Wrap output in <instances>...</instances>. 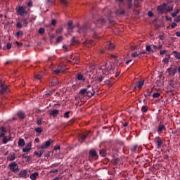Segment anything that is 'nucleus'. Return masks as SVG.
<instances>
[{
	"label": "nucleus",
	"mask_w": 180,
	"mask_h": 180,
	"mask_svg": "<svg viewBox=\"0 0 180 180\" xmlns=\"http://www.w3.org/2000/svg\"><path fill=\"white\" fill-rule=\"evenodd\" d=\"M98 75L93 77L94 79L98 82H102L104 81L105 84H109V81L112 78V73L113 72V68H112V63H106L101 66L98 70Z\"/></svg>",
	"instance_id": "nucleus-1"
},
{
	"label": "nucleus",
	"mask_w": 180,
	"mask_h": 180,
	"mask_svg": "<svg viewBox=\"0 0 180 180\" xmlns=\"http://www.w3.org/2000/svg\"><path fill=\"white\" fill-rule=\"evenodd\" d=\"M79 94L82 99H89V98L95 95V91H94V87L89 85L86 89L80 90Z\"/></svg>",
	"instance_id": "nucleus-2"
},
{
	"label": "nucleus",
	"mask_w": 180,
	"mask_h": 180,
	"mask_svg": "<svg viewBox=\"0 0 180 180\" xmlns=\"http://www.w3.org/2000/svg\"><path fill=\"white\" fill-rule=\"evenodd\" d=\"M9 169L11 172L16 174L19 171V166L16 162H11L8 165Z\"/></svg>",
	"instance_id": "nucleus-3"
},
{
	"label": "nucleus",
	"mask_w": 180,
	"mask_h": 180,
	"mask_svg": "<svg viewBox=\"0 0 180 180\" xmlns=\"http://www.w3.org/2000/svg\"><path fill=\"white\" fill-rule=\"evenodd\" d=\"M54 143V141L49 139L48 141H46V142L43 143L41 145L40 148H41L42 150H47V148H49V147H50V146H51V143Z\"/></svg>",
	"instance_id": "nucleus-4"
},
{
	"label": "nucleus",
	"mask_w": 180,
	"mask_h": 180,
	"mask_svg": "<svg viewBox=\"0 0 180 180\" xmlns=\"http://www.w3.org/2000/svg\"><path fill=\"white\" fill-rule=\"evenodd\" d=\"M0 91H1V94H2L3 95L5 94H8V92H9V89L8 88V86L4 84V83H2V81L0 80Z\"/></svg>",
	"instance_id": "nucleus-5"
},
{
	"label": "nucleus",
	"mask_w": 180,
	"mask_h": 180,
	"mask_svg": "<svg viewBox=\"0 0 180 180\" xmlns=\"http://www.w3.org/2000/svg\"><path fill=\"white\" fill-rule=\"evenodd\" d=\"M157 11L159 13H165V12H167V4H163V5L159 6Z\"/></svg>",
	"instance_id": "nucleus-6"
},
{
	"label": "nucleus",
	"mask_w": 180,
	"mask_h": 180,
	"mask_svg": "<svg viewBox=\"0 0 180 180\" xmlns=\"http://www.w3.org/2000/svg\"><path fill=\"white\" fill-rule=\"evenodd\" d=\"M17 13H18V15H20V16H23V15H26V13H27V12H26V11L25 10V8H23V6H19L18 10H17Z\"/></svg>",
	"instance_id": "nucleus-7"
},
{
	"label": "nucleus",
	"mask_w": 180,
	"mask_h": 180,
	"mask_svg": "<svg viewBox=\"0 0 180 180\" xmlns=\"http://www.w3.org/2000/svg\"><path fill=\"white\" fill-rule=\"evenodd\" d=\"M167 71L169 73V75H172V77H174V75H175V74H176V72H177L176 68H169L167 70Z\"/></svg>",
	"instance_id": "nucleus-8"
},
{
	"label": "nucleus",
	"mask_w": 180,
	"mask_h": 180,
	"mask_svg": "<svg viewBox=\"0 0 180 180\" xmlns=\"http://www.w3.org/2000/svg\"><path fill=\"white\" fill-rule=\"evenodd\" d=\"M16 160V155L15 153H11L8 156H7V161H15Z\"/></svg>",
	"instance_id": "nucleus-9"
},
{
	"label": "nucleus",
	"mask_w": 180,
	"mask_h": 180,
	"mask_svg": "<svg viewBox=\"0 0 180 180\" xmlns=\"http://www.w3.org/2000/svg\"><path fill=\"white\" fill-rule=\"evenodd\" d=\"M30 150H32V143L31 142L27 143L25 147L22 149V151H23V153H29V151H30Z\"/></svg>",
	"instance_id": "nucleus-10"
},
{
	"label": "nucleus",
	"mask_w": 180,
	"mask_h": 180,
	"mask_svg": "<svg viewBox=\"0 0 180 180\" xmlns=\"http://www.w3.org/2000/svg\"><path fill=\"white\" fill-rule=\"evenodd\" d=\"M143 85H144V80H139L136 83L135 88H139V89H141V88H143Z\"/></svg>",
	"instance_id": "nucleus-11"
},
{
	"label": "nucleus",
	"mask_w": 180,
	"mask_h": 180,
	"mask_svg": "<svg viewBox=\"0 0 180 180\" xmlns=\"http://www.w3.org/2000/svg\"><path fill=\"white\" fill-rule=\"evenodd\" d=\"M18 176H20V178H26V176H27V170H21L19 172Z\"/></svg>",
	"instance_id": "nucleus-12"
},
{
	"label": "nucleus",
	"mask_w": 180,
	"mask_h": 180,
	"mask_svg": "<svg viewBox=\"0 0 180 180\" xmlns=\"http://www.w3.org/2000/svg\"><path fill=\"white\" fill-rule=\"evenodd\" d=\"M106 20L102 18H99L98 20H97V22L96 23V25H97V26L99 27V26H102L105 23Z\"/></svg>",
	"instance_id": "nucleus-13"
},
{
	"label": "nucleus",
	"mask_w": 180,
	"mask_h": 180,
	"mask_svg": "<svg viewBox=\"0 0 180 180\" xmlns=\"http://www.w3.org/2000/svg\"><path fill=\"white\" fill-rule=\"evenodd\" d=\"M155 143H156L158 148L162 146V140L160 137H157L155 139Z\"/></svg>",
	"instance_id": "nucleus-14"
},
{
	"label": "nucleus",
	"mask_w": 180,
	"mask_h": 180,
	"mask_svg": "<svg viewBox=\"0 0 180 180\" xmlns=\"http://www.w3.org/2000/svg\"><path fill=\"white\" fill-rule=\"evenodd\" d=\"M12 140V137L11 136H4L2 139V142L4 144H6L8 141H11Z\"/></svg>",
	"instance_id": "nucleus-15"
},
{
	"label": "nucleus",
	"mask_w": 180,
	"mask_h": 180,
	"mask_svg": "<svg viewBox=\"0 0 180 180\" xmlns=\"http://www.w3.org/2000/svg\"><path fill=\"white\" fill-rule=\"evenodd\" d=\"M171 58V55H166L165 58L162 60L164 64H168L169 63V59Z\"/></svg>",
	"instance_id": "nucleus-16"
},
{
	"label": "nucleus",
	"mask_w": 180,
	"mask_h": 180,
	"mask_svg": "<svg viewBox=\"0 0 180 180\" xmlns=\"http://www.w3.org/2000/svg\"><path fill=\"white\" fill-rule=\"evenodd\" d=\"M89 155H91V157H93V158H96L98 154L96 153V151L95 150H91L89 152Z\"/></svg>",
	"instance_id": "nucleus-17"
},
{
	"label": "nucleus",
	"mask_w": 180,
	"mask_h": 180,
	"mask_svg": "<svg viewBox=\"0 0 180 180\" xmlns=\"http://www.w3.org/2000/svg\"><path fill=\"white\" fill-rule=\"evenodd\" d=\"M77 79L80 81V82H84L85 81V77H84V75L78 74L77 75Z\"/></svg>",
	"instance_id": "nucleus-18"
},
{
	"label": "nucleus",
	"mask_w": 180,
	"mask_h": 180,
	"mask_svg": "<svg viewBox=\"0 0 180 180\" xmlns=\"http://www.w3.org/2000/svg\"><path fill=\"white\" fill-rule=\"evenodd\" d=\"M1 134H0V137H1V139H2V137H3V138H4V137H6V136H5V134L6 133V129H5V127H2L1 128Z\"/></svg>",
	"instance_id": "nucleus-19"
},
{
	"label": "nucleus",
	"mask_w": 180,
	"mask_h": 180,
	"mask_svg": "<svg viewBox=\"0 0 180 180\" xmlns=\"http://www.w3.org/2000/svg\"><path fill=\"white\" fill-rule=\"evenodd\" d=\"M162 130H165V125L164 124L159 125L158 129V132L159 134L162 133Z\"/></svg>",
	"instance_id": "nucleus-20"
},
{
	"label": "nucleus",
	"mask_w": 180,
	"mask_h": 180,
	"mask_svg": "<svg viewBox=\"0 0 180 180\" xmlns=\"http://www.w3.org/2000/svg\"><path fill=\"white\" fill-rule=\"evenodd\" d=\"M18 116L20 117V119H25V117H26V114L22 111H19L18 112Z\"/></svg>",
	"instance_id": "nucleus-21"
},
{
	"label": "nucleus",
	"mask_w": 180,
	"mask_h": 180,
	"mask_svg": "<svg viewBox=\"0 0 180 180\" xmlns=\"http://www.w3.org/2000/svg\"><path fill=\"white\" fill-rule=\"evenodd\" d=\"M37 176H39V172H34L30 175V179L36 180Z\"/></svg>",
	"instance_id": "nucleus-22"
},
{
	"label": "nucleus",
	"mask_w": 180,
	"mask_h": 180,
	"mask_svg": "<svg viewBox=\"0 0 180 180\" xmlns=\"http://www.w3.org/2000/svg\"><path fill=\"white\" fill-rule=\"evenodd\" d=\"M106 49H107V50L112 51V50H113V49H115V46L112 45V43L108 42V43H107Z\"/></svg>",
	"instance_id": "nucleus-23"
},
{
	"label": "nucleus",
	"mask_w": 180,
	"mask_h": 180,
	"mask_svg": "<svg viewBox=\"0 0 180 180\" xmlns=\"http://www.w3.org/2000/svg\"><path fill=\"white\" fill-rule=\"evenodd\" d=\"M25 139H20L19 141H18V146L20 147H25Z\"/></svg>",
	"instance_id": "nucleus-24"
},
{
	"label": "nucleus",
	"mask_w": 180,
	"mask_h": 180,
	"mask_svg": "<svg viewBox=\"0 0 180 180\" xmlns=\"http://www.w3.org/2000/svg\"><path fill=\"white\" fill-rule=\"evenodd\" d=\"M103 12L104 15H106L107 13L108 18L109 19V16H110V11L108 10V8H104Z\"/></svg>",
	"instance_id": "nucleus-25"
},
{
	"label": "nucleus",
	"mask_w": 180,
	"mask_h": 180,
	"mask_svg": "<svg viewBox=\"0 0 180 180\" xmlns=\"http://www.w3.org/2000/svg\"><path fill=\"white\" fill-rule=\"evenodd\" d=\"M172 54H174L176 58H178V60H180V52H177L176 51H174L172 52Z\"/></svg>",
	"instance_id": "nucleus-26"
},
{
	"label": "nucleus",
	"mask_w": 180,
	"mask_h": 180,
	"mask_svg": "<svg viewBox=\"0 0 180 180\" xmlns=\"http://www.w3.org/2000/svg\"><path fill=\"white\" fill-rule=\"evenodd\" d=\"M68 29L70 30H72V29H74V27H75V26L72 25V21H69L68 22Z\"/></svg>",
	"instance_id": "nucleus-27"
},
{
	"label": "nucleus",
	"mask_w": 180,
	"mask_h": 180,
	"mask_svg": "<svg viewBox=\"0 0 180 180\" xmlns=\"http://www.w3.org/2000/svg\"><path fill=\"white\" fill-rule=\"evenodd\" d=\"M131 57H134V58H136V57H139V56H141V53L135 51L134 53H131Z\"/></svg>",
	"instance_id": "nucleus-28"
},
{
	"label": "nucleus",
	"mask_w": 180,
	"mask_h": 180,
	"mask_svg": "<svg viewBox=\"0 0 180 180\" xmlns=\"http://www.w3.org/2000/svg\"><path fill=\"white\" fill-rule=\"evenodd\" d=\"M43 153H44V150H40L39 152L35 151L34 154L37 155V157H41Z\"/></svg>",
	"instance_id": "nucleus-29"
},
{
	"label": "nucleus",
	"mask_w": 180,
	"mask_h": 180,
	"mask_svg": "<svg viewBox=\"0 0 180 180\" xmlns=\"http://www.w3.org/2000/svg\"><path fill=\"white\" fill-rule=\"evenodd\" d=\"M51 116H56V115H58V110H53L50 112Z\"/></svg>",
	"instance_id": "nucleus-30"
},
{
	"label": "nucleus",
	"mask_w": 180,
	"mask_h": 180,
	"mask_svg": "<svg viewBox=\"0 0 180 180\" xmlns=\"http://www.w3.org/2000/svg\"><path fill=\"white\" fill-rule=\"evenodd\" d=\"M85 32H86V26L82 27L79 30V33H85Z\"/></svg>",
	"instance_id": "nucleus-31"
},
{
	"label": "nucleus",
	"mask_w": 180,
	"mask_h": 180,
	"mask_svg": "<svg viewBox=\"0 0 180 180\" xmlns=\"http://www.w3.org/2000/svg\"><path fill=\"white\" fill-rule=\"evenodd\" d=\"M174 9V7L172 6H167L166 4V12H171Z\"/></svg>",
	"instance_id": "nucleus-32"
},
{
	"label": "nucleus",
	"mask_w": 180,
	"mask_h": 180,
	"mask_svg": "<svg viewBox=\"0 0 180 180\" xmlns=\"http://www.w3.org/2000/svg\"><path fill=\"white\" fill-rule=\"evenodd\" d=\"M64 71H65L64 69H56L53 70V72H55V74H60V72H64Z\"/></svg>",
	"instance_id": "nucleus-33"
},
{
	"label": "nucleus",
	"mask_w": 180,
	"mask_h": 180,
	"mask_svg": "<svg viewBox=\"0 0 180 180\" xmlns=\"http://www.w3.org/2000/svg\"><path fill=\"white\" fill-rule=\"evenodd\" d=\"M22 22L24 25V26H27V25H29V21L27 20V18H22Z\"/></svg>",
	"instance_id": "nucleus-34"
},
{
	"label": "nucleus",
	"mask_w": 180,
	"mask_h": 180,
	"mask_svg": "<svg viewBox=\"0 0 180 180\" xmlns=\"http://www.w3.org/2000/svg\"><path fill=\"white\" fill-rule=\"evenodd\" d=\"M179 12H180V10L177 8L176 11H175L174 13H172V16L173 18H175V16H176V15H178Z\"/></svg>",
	"instance_id": "nucleus-35"
},
{
	"label": "nucleus",
	"mask_w": 180,
	"mask_h": 180,
	"mask_svg": "<svg viewBox=\"0 0 180 180\" xmlns=\"http://www.w3.org/2000/svg\"><path fill=\"white\" fill-rule=\"evenodd\" d=\"M56 33L58 34H61L63 33V27H59L56 30Z\"/></svg>",
	"instance_id": "nucleus-36"
},
{
	"label": "nucleus",
	"mask_w": 180,
	"mask_h": 180,
	"mask_svg": "<svg viewBox=\"0 0 180 180\" xmlns=\"http://www.w3.org/2000/svg\"><path fill=\"white\" fill-rule=\"evenodd\" d=\"M153 47L155 50H160L162 49V45H159L158 46H157L156 45H153Z\"/></svg>",
	"instance_id": "nucleus-37"
},
{
	"label": "nucleus",
	"mask_w": 180,
	"mask_h": 180,
	"mask_svg": "<svg viewBox=\"0 0 180 180\" xmlns=\"http://www.w3.org/2000/svg\"><path fill=\"white\" fill-rule=\"evenodd\" d=\"M19 36H23V32L22 31H18L16 32L15 37H19Z\"/></svg>",
	"instance_id": "nucleus-38"
},
{
	"label": "nucleus",
	"mask_w": 180,
	"mask_h": 180,
	"mask_svg": "<svg viewBox=\"0 0 180 180\" xmlns=\"http://www.w3.org/2000/svg\"><path fill=\"white\" fill-rule=\"evenodd\" d=\"M42 122H43V118H39L37 120V124H38V126H41Z\"/></svg>",
	"instance_id": "nucleus-39"
},
{
	"label": "nucleus",
	"mask_w": 180,
	"mask_h": 180,
	"mask_svg": "<svg viewBox=\"0 0 180 180\" xmlns=\"http://www.w3.org/2000/svg\"><path fill=\"white\" fill-rule=\"evenodd\" d=\"M79 60L77 57H75L72 60V64H78Z\"/></svg>",
	"instance_id": "nucleus-40"
},
{
	"label": "nucleus",
	"mask_w": 180,
	"mask_h": 180,
	"mask_svg": "<svg viewBox=\"0 0 180 180\" xmlns=\"http://www.w3.org/2000/svg\"><path fill=\"white\" fill-rule=\"evenodd\" d=\"M35 131H37V133H42L43 129L40 127H37V128H35Z\"/></svg>",
	"instance_id": "nucleus-41"
},
{
	"label": "nucleus",
	"mask_w": 180,
	"mask_h": 180,
	"mask_svg": "<svg viewBox=\"0 0 180 180\" xmlns=\"http://www.w3.org/2000/svg\"><path fill=\"white\" fill-rule=\"evenodd\" d=\"M111 57H112L113 59L115 60V64H117V65H120V63H119V60H117L116 56H111Z\"/></svg>",
	"instance_id": "nucleus-42"
},
{
	"label": "nucleus",
	"mask_w": 180,
	"mask_h": 180,
	"mask_svg": "<svg viewBox=\"0 0 180 180\" xmlns=\"http://www.w3.org/2000/svg\"><path fill=\"white\" fill-rule=\"evenodd\" d=\"M160 96H161V94H160L159 93H155L153 95V98H160Z\"/></svg>",
	"instance_id": "nucleus-43"
},
{
	"label": "nucleus",
	"mask_w": 180,
	"mask_h": 180,
	"mask_svg": "<svg viewBox=\"0 0 180 180\" xmlns=\"http://www.w3.org/2000/svg\"><path fill=\"white\" fill-rule=\"evenodd\" d=\"M142 112H147L148 110V106H143L141 108Z\"/></svg>",
	"instance_id": "nucleus-44"
},
{
	"label": "nucleus",
	"mask_w": 180,
	"mask_h": 180,
	"mask_svg": "<svg viewBox=\"0 0 180 180\" xmlns=\"http://www.w3.org/2000/svg\"><path fill=\"white\" fill-rule=\"evenodd\" d=\"M117 13L118 14V15H124V13H126V11H124V10H122V11H117Z\"/></svg>",
	"instance_id": "nucleus-45"
},
{
	"label": "nucleus",
	"mask_w": 180,
	"mask_h": 180,
	"mask_svg": "<svg viewBox=\"0 0 180 180\" xmlns=\"http://www.w3.org/2000/svg\"><path fill=\"white\" fill-rule=\"evenodd\" d=\"M16 26H17V27H18L19 29H22V27L23 25H22V23H21L20 22H18Z\"/></svg>",
	"instance_id": "nucleus-46"
},
{
	"label": "nucleus",
	"mask_w": 180,
	"mask_h": 180,
	"mask_svg": "<svg viewBox=\"0 0 180 180\" xmlns=\"http://www.w3.org/2000/svg\"><path fill=\"white\" fill-rule=\"evenodd\" d=\"M64 117H65L66 119H68V117H70V111H68L64 114Z\"/></svg>",
	"instance_id": "nucleus-47"
},
{
	"label": "nucleus",
	"mask_w": 180,
	"mask_h": 180,
	"mask_svg": "<svg viewBox=\"0 0 180 180\" xmlns=\"http://www.w3.org/2000/svg\"><path fill=\"white\" fill-rule=\"evenodd\" d=\"M63 40V37L62 36H60L57 38L56 39V42L57 43H60L61 41Z\"/></svg>",
	"instance_id": "nucleus-48"
},
{
	"label": "nucleus",
	"mask_w": 180,
	"mask_h": 180,
	"mask_svg": "<svg viewBox=\"0 0 180 180\" xmlns=\"http://www.w3.org/2000/svg\"><path fill=\"white\" fill-rule=\"evenodd\" d=\"M100 155H101V157H105V155H106V153L105 152V150H101Z\"/></svg>",
	"instance_id": "nucleus-49"
},
{
	"label": "nucleus",
	"mask_w": 180,
	"mask_h": 180,
	"mask_svg": "<svg viewBox=\"0 0 180 180\" xmlns=\"http://www.w3.org/2000/svg\"><path fill=\"white\" fill-rule=\"evenodd\" d=\"M60 2H61V4L65 5V6H67V5H68V2L65 0H61Z\"/></svg>",
	"instance_id": "nucleus-50"
},
{
	"label": "nucleus",
	"mask_w": 180,
	"mask_h": 180,
	"mask_svg": "<svg viewBox=\"0 0 180 180\" xmlns=\"http://www.w3.org/2000/svg\"><path fill=\"white\" fill-rule=\"evenodd\" d=\"M39 33L40 34H43V33H44V28H40V29L39 30Z\"/></svg>",
	"instance_id": "nucleus-51"
},
{
	"label": "nucleus",
	"mask_w": 180,
	"mask_h": 180,
	"mask_svg": "<svg viewBox=\"0 0 180 180\" xmlns=\"http://www.w3.org/2000/svg\"><path fill=\"white\" fill-rule=\"evenodd\" d=\"M34 77L37 79H41V75H37L34 76Z\"/></svg>",
	"instance_id": "nucleus-52"
},
{
	"label": "nucleus",
	"mask_w": 180,
	"mask_h": 180,
	"mask_svg": "<svg viewBox=\"0 0 180 180\" xmlns=\"http://www.w3.org/2000/svg\"><path fill=\"white\" fill-rule=\"evenodd\" d=\"M86 137H87V135H86V134H84V135H82V136H80V139H81L82 140H85V139H86Z\"/></svg>",
	"instance_id": "nucleus-53"
},
{
	"label": "nucleus",
	"mask_w": 180,
	"mask_h": 180,
	"mask_svg": "<svg viewBox=\"0 0 180 180\" xmlns=\"http://www.w3.org/2000/svg\"><path fill=\"white\" fill-rule=\"evenodd\" d=\"M146 51H151V46L150 45L146 46Z\"/></svg>",
	"instance_id": "nucleus-54"
},
{
	"label": "nucleus",
	"mask_w": 180,
	"mask_h": 180,
	"mask_svg": "<svg viewBox=\"0 0 180 180\" xmlns=\"http://www.w3.org/2000/svg\"><path fill=\"white\" fill-rule=\"evenodd\" d=\"M169 85L170 86H174V81H173L172 79L170 80V82H169Z\"/></svg>",
	"instance_id": "nucleus-55"
},
{
	"label": "nucleus",
	"mask_w": 180,
	"mask_h": 180,
	"mask_svg": "<svg viewBox=\"0 0 180 180\" xmlns=\"http://www.w3.org/2000/svg\"><path fill=\"white\" fill-rule=\"evenodd\" d=\"M36 16H32L30 20V22H34V20H36Z\"/></svg>",
	"instance_id": "nucleus-56"
},
{
	"label": "nucleus",
	"mask_w": 180,
	"mask_h": 180,
	"mask_svg": "<svg viewBox=\"0 0 180 180\" xmlns=\"http://www.w3.org/2000/svg\"><path fill=\"white\" fill-rule=\"evenodd\" d=\"M137 150V145H135L132 147L131 151H136Z\"/></svg>",
	"instance_id": "nucleus-57"
},
{
	"label": "nucleus",
	"mask_w": 180,
	"mask_h": 180,
	"mask_svg": "<svg viewBox=\"0 0 180 180\" xmlns=\"http://www.w3.org/2000/svg\"><path fill=\"white\" fill-rule=\"evenodd\" d=\"M174 22H180V15L177 16V18H175Z\"/></svg>",
	"instance_id": "nucleus-58"
},
{
	"label": "nucleus",
	"mask_w": 180,
	"mask_h": 180,
	"mask_svg": "<svg viewBox=\"0 0 180 180\" xmlns=\"http://www.w3.org/2000/svg\"><path fill=\"white\" fill-rule=\"evenodd\" d=\"M148 16H150V18H151L153 16L154 13H153L152 11H148Z\"/></svg>",
	"instance_id": "nucleus-59"
},
{
	"label": "nucleus",
	"mask_w": 180,
	"mask_h": 180,
	"mask_svg": "<svg viewBox=\"0 0 180 180\" xmlns=\"http://www.w3.org/2000/svg\"><path fill=\"white\" fill-rule=\"evenodd\" d=\"M165 53H167L166 50H163V51H160V53L161 54V56H164V54H165Z\"/></svg>",
	"instance_id": "nucleus-60"
},
{
	"label": "nucleus",
	"mask_w": 180,
	"mask_h": 180,
	"mask_svg": "<svg viewBox=\"0 0 180 180\" xmlns=\"http://www.w3.org/2000/svg\"><path fill=\"white\" fill-rule=\"evenodd\" d=\"M63 49H64L65 51H68V46L63 45Z\"/></svg>",
	"instance_id": "nucleus-61"
},
{
	"label": "nucleus",
	"mask_w": 180,
	"mask_h": 180,
	"mask_svg": "<svg viewBox=\"0 0 180 180\" xmlns=\"http://www.w3.org/2000/svg\"><path fill=\"white\" fill-rule=\"evenodd\" d=\"M176 26V23L173 22L171 25L172 29H174Z\"/></svg>",
	"instance_id": "nucleus-62"
},
{
	"label": "nucleus",
	"mask_w": 180,
	"mask_h": 180,
	"mask_svg": "<svg viewBox=\"0 0 180 180\" xmlns=\"http://www.w3.org/2000/svg\"><path fill=\"white\" fill-rule=\"evenodd\" d=\"M57 23V21L56 20H52L51 25L53 26Z\"/></svg>",
	"instance_id": "nucleus-63"
},
{
	"label": "nucleus",
	"mask_w": 180,
	"mask_h": 180,
	"mask_svg": "<svg viewBox=\"0 0 180 180\" xmlns=\"http://www.w3.org/2000/svg\"><path fill=\"white\" fill-rule=\"evenodd\" d=\"M176 70H177L178 74H180V66H179Z\"/></svg>",
	"instance_id": "nucleus-64"
}]
</instances>
